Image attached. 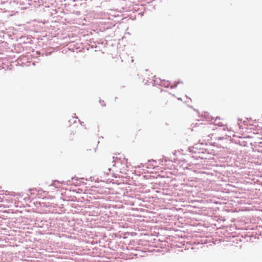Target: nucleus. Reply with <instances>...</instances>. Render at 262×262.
Listing matches in <instances>:
<instances>
[{
  "label": "nucleus",
  "instance_id": "nucleus-1",
  "mask_svg": "<svg viewBox=\"0 0 262 262\" xmlns=\"http://www.w3.org/2000/svg\"><path fill=\"white\" fill-rule=\"evenodd\" d=\"M176 101L175 97L170 93H166L162 99L164 106L168 108L174 106Z\"/></svg>",
  "mask_w": 262,
  "mask_h": 262
},
{
  "label": "nucleus",
  "instance_id": "nucleus-2",
  "mask_svg": "<svg viewBox=\"0 0 262 262\" xmlns=\"http://www.w3.org/2000/svg\"><path fill=\"white\" fill-rule=\"evenodd\" d=\"M162 84L165 86V87H169L170 86V83L169 82V81H166L165 80H163V82H162Z\"/></svg>",
  "mask_w": 262,
  "mask_h": 262
},
{
  "label": "nucleus",
  "instance_id": "nucleus-3",
  "mask_svg": "<svg viewBox=\"0 0 262 262\" xmlns=\"http://www.w3.org/2000/svg\"><path fill=\"white\" fill-rule=\"evenodd\" d=\"M103 103H104V101H102V105H103Z\"/></svg>",
  "mask_w": 262,
  "mask_h": 262
},
{
  "label": "nucleus",
  "instance_id": "nucleus-4",
  "mask_svg": "<svg viewBox=\"0 0 262 262\" xmlns=\"http://www.w3.org/2000/svg\"><path fill=\"white\" fill-rule=\"evenodd\" d=\"M103 103H104V101H102V105H103Z\"/></svg>",
  "mask_w": 262,
  "mask_h": 262
}]
</instances>
